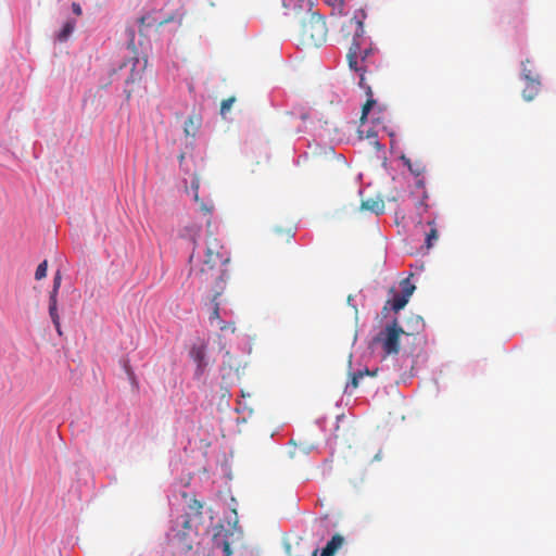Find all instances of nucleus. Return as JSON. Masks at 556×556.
<instances>
[{
    "instance_id": "1a4fd4ad",
    "label": "nucleus",
    "mask_w": 556,
    "mask_h": 556,
    "mask_svg": "<svg viewBox=\"0 0 556 556\" xmlns=\"http://www.w3.org/2000/svg\"><path fill=\"white\" fill-rule=\"evenodd\" d=\"M361 208L377 215L384 212V202L381 198H370L362 201Z\"/></svg>"
},
{
    "instance_id": "c85d7f7f",
    "label": "nucleus",
    "mask_w": 556,
    "mask_h": 556,
    "mask_svg": "<svg viewBox=\"0 0 556 556\" xmlns=\"http://www.w3.org/2000/svg\"><path fill=\"white\" fill-rule=\"evenodd\" d=\"M137 79H140V74H134L132 72L131 75L126 79V83H135Z\"/></svg>"
},
{
    "instance_id": "f3484780",
    "label": "nucleus",
    "mask_w": 556,
    "mask_h": 556,
    "mask_svg": "<svg viewBox=\"0 0 556 556\" xmlns=\"http://www.w3.org/2000/svg\"><path fill=\"white\" fill-rule=\"evenodd\" d=\"M527 63H529V60L522 63V77L526 81H530L533 79H540V76L532 71L531 68L527 67Z\"/></svg>"
},
{
    "instance_id": "4be33fe9",
    "label": "nucleus",
    "mask_w": 556,
    "mask_h": 556,
    "mask_svg": "<svg viewBox=\"0 0 556 556\" xmlns=\"http://www.w3.org/2000/svg\"><path fill=\"white\" fill-rule=\"evenodd\" d=\"M369 49H376V48L372 47L370 39L366 36V43H364L363 48L359 49L358 60H362V56H368Z\"/></svg>"
},
{
    "instance_id": "c756f323",
    "label": "nucleus",
    "mask_w": 556,
    "mask_h": 556,
    "mask_svg": "<svg viewBox=\"0 0 556 556\" xmlns=\"http://www.w3.org/2000/svg\"><path fill=\"white\" fill-rule=\"evenodd\" d=\"M72 10L73 12L76 14V15H80L81 14V8L78 3L74 2L72 4Z\"/></svg>"
},
{
    "instance_id": "2f4dec72",
    "label": "nucleus",
    "mask_w": 556,
    "mask_h": 556,
    "mask_svg": "<svg viewBox=\"0 0 556 556\" xmlns=\"http://www.w3.org/2000/svg\"><path fill=\"white\" fill-rule=\"evenodd\" d=\"M172 20H173V17H168V18L162 20L160 22H155V24L157 27H161V26L165 25L166 23L170 22Z\"/></svg>"
},
{
    "instance_id": "6ab92c4d",
    "label": "nucleus",
    "mask_w": 556,
    "mask_h": 556,
    "mask_svg": "<svg viewBox=\"0 0 556 556\" xmlns=\"http://www.w3.org/2000/svg\"><path fill=\"white\" fill-rule=\"evenodd\" d=\"M235 101H236L235 97H229L227 99H224L222 101V104H220V113L224 115L228 111H230V109H231L232 104L235 103Z\"/></svg>"
},
{
    "instance_id": "412c9836",
    "label": "nucleus",
    "mask_w": 556,
    "mask_h": 556,
    "mask_svg": "<svg viewBox=\"0 0 556 556\" xmlns=\"http://www.w3.org/2000/svg\"><path fill=\"white\" fill-rule=\"evenodd\" d=\"M61 280H62L61 274H60V271H58L53 278V287H52V290L50 291V295L58 296L59 290L61 287Z\"/></svg>"
},
{
    "instance_id": "2eb2a0df",
    "label": "nucleus",
    "mask_w": 556,
    "mask_h": 556,
    "mask_svg": "<svg viewBox=\"0 0 556 556\" xmlns=\"http://www.w3.org/2000/svg\"><path fill=\"white\" fill-rule=\"evenodd\" d=\"M49 315L54 326H59L60 315L58 311V296H49Z\"/></svg>"
},
{
    "instance_id": "c9c22d12",
    "label": "nucleus",
    "mask_w": 556,
    "mask_h": 556,
    "mask_svg": "<svg viewBox=\"0 0 556 556\" xmlns=\"http://www.w3.org/2000/svg\"><path fill=\"white\" fill-rule=\"evenodd\" d=\"M138 62H139V61L136 59V60L134 61L132 65H134V66H136V65L138 64Z\"/></svg>"
},
{
    "instance_id": "7c9ffc66",
    "label": "nucleus",
    "mask_w": 556,
    "mask_h": 556,
    "mask_svg": "<svg viewBox=\"0 0 556 556\" xmlns=\"http://www.w3.org/2000/svg\"><path fill=\"white\" fill-rule=\"evenodd\" d=\"M403 159L405 160V164L409 167L410 172L415 173L416 175H419V174H420V172H419V170H417V169H416V170H415V169H413V167H412V165H410V161H409L408 159H405V157H403Z\"/></svg>"
},
{
    "instance_id": "423d86ee",
    "label": "nucleus",
    "mask_w": 556,
    "mask_h": 556,
    "mask_svg": "<svg viewBox=\"0 0 556 556\" xmlns=\"http://www.w3.org/2000/svg\"><path fill=\"white\" fill-rule=\"evenodd\" d=\"M414 290L415 286L410 282L409 278L403 279L401 281V294H395L392 300H388L383 311H387L389 306L396 313L404 308Z\"/></svg>"
},
{
    "instance_id": "4468645a",
    "label": "nucleus",
    "mask_w": 556,
    "mask_h": 556,
    "mask_svg": "<svg viewBox=\"0 0 556 556\" xmlns=\"http://www.w3.org/2000/svg\"><path fill=\"white\" fill-rule=\"evenodd\" d=\"M190 354H191L192 358L194 359V362H197L199 369L203 370L204 367L206 366L204 345L193 346L191 349Z\"/></svg>"
},
{
    "instance_id": "ddd939ff",
    "label": "nucleus",
    "mask_w": 556,
    "mask_h": 556,
    "mask_svg": "<svg viewBox=\"0 0 556 556\" xmlns=\"http://www.w3.org/2000/svg\"><path fill=\"white\" fill-rule=\"evenodd\" d=\"M76 27V21L75 20H68L63 25L62 29L56 34V39L61 42L66 41L71 35L73 34L74 29Z\"/></svg>"
},
{
    "instance_id": "9b49d317",
    "label": "nucleus",
    "mask_w": 556,
    "mask_h": 556,
    "mask_svg": "<svg viewBox=\"0 0 556 556\" xmlns=\"http://www.w3.org/2000/svg\"><path fill=\"white\" fill-rule=\"evenodd\" d=\"M540 88H541L540 79H533V80L527 81V86L522 91V98L526 101L533 100L539 94Z\"/></svg>"
},
{
    "instance_id": "473e14b6",
    "label": "nucleus",
    "mask_w": 556,
    "mask_h": 556,
    "mask_svg": "<svg viewBox=\"0 0 556 556\" xmlns=\"http://www.w3.org/2000/svg\"><path fill=\"white\" fill-rule=\"evenodd\" d=\"M54 327H55L58 334L62 336L61 323L59 321V326H54Z\"/></svg>"
},
{
    "instance_id": "a878e982",
    "label": "nucleus",
    "mask_w": 556,
    "mask_h": 556,
    "mask_svg": "<svg viewBox=\"0 0 556 556\" xmlns=\"http://www.w3.org/2000/svg\"><path fill=\"white\" fill-rule=\"evenodd\" d=\"M212 555H213V553L210 551V548H206V547L200 548V546H198L197 551L191 556H212Z\"/></svg>"
},
{
    "instance_id": "bb28decb",
    "label": "nucleus",
    "mask_w": 556,
    "mask_h": 556,
    "mask_svg": "<svg viewBox=\"0 0 556 556\" xmlns=\"http://www.w3.org/2000/svg\"><path fill=\"white\" fill-rule=\"evenodd\" d=\"M139 23L142 25V26H146V27H152L153 26V23L150 22V17L149 16H141L139 18Z\"/></svg>"
},
{
    "instance_id": "39448f33",
    "label": "nucleus",
    "mask_w": 556,
    "mask_h": 556,
    "mask_svg": "<svg viewBox=\"0 0 556 556\" xmlns=\"http://www.w3.org/2000/svg\"><path fill=\"white\" fill-rule=\"evenodd\" d=\"M230 536H232V533L223 525H218L213 528V535L211 538L212 547L210 548L213 555L217 552H220L223 556L231 555Z\"/></svg>"
},
{
    "instance_id": "393cba45",
    "label": "nucleus",
    "mask_w": 556,
    "mask_h": 556,
    "mask_svg": "<svg viewBox=\"0 0 556 556\" xmlns=\"http://www.w3.org/2000/svg\"><path fill=\"white\" fill-rule=\"evenodd\" d=\"M364 372L363 371H358V372H355L352 375V379H351V386L356 389L358 387V383H359V379H362L364 377Z\"/></svg>"
},
{
    "instance_id": "9d476101",
    "label": "nucleus",
    "mask_w": 556,
    "mask_h": 556,
    "mask_svg": "<svg viewBox=\"0 0 556 556\" xmlns=\"http://www.w3.org/2000/svg\"><path fill=\"white\" fill-rule=\"evenodd\" d=\"M343 542V536L340 534H334L323 548L320 556H333L336 552L342 546Z\"/></svg>"
},
{
    "instance_id": "aec40b11",
    "label": "nucleus",
    "mask_w": 556,
    "mask_h": 556,
    "mask_svg": "<svg viewBox=\"0 0 556 556\" xmlns=\"http://www.w3.org/2000/svg\"><path fill=\"white\" fill-rule=\"evenodd\" d=\"M220 331H230L235 332L236 327L233 323H227L223 319H218V323L215 325Z\"/></svg>"
},
{
    "instance_id": "dca6fc26",
    "label": "nucleus",
    "mask_w": 556,
    "mask_h": 556,
    "mask_svg": "<svg viewBox=\"0 0 556 556\" xmlns=\"http://www.w3.org/2000/svg\"><path fill=\"white\" fill-rule=\"evenodd\" d=\"M429 225L431 226V228H430L429 232L426 235L427 249L432 248L439 238L438 230L434 226V222H430Z\"/></svg>"
},
{
    "instance_id": "cd10ccee",
    "label": "nucleus",
    "mask_w": 556,
    "mask_h": 556,
    "mask_svg": "<svg viewBox=\"0 0 556 556\" xmlns=\"http://www.w3.org/2000/svg\"><path fill=\"white\" fill-rule=\"evenodd\" d=\"M327 3L333 8H338L343 4V0H327Z\"/></svg>"
},
{
    "instance_id": "f8f14e48",
    "label": "nucleus",
    "mask_w": 556,
    "mask_h": 556,
    "mask_svg": "<svg viewBox=\"0 0 556 556\" xmlns=\"http://www.w3.org/2000/svg\"><path fill=\"white\" fill-rule=\"evenodd\" d=\"M201 126V117L198 115H191L185 122V134L186 136L194 137Z\"/></svg>"
},
{
    "instance_id": "20e7f679",
    "label": "nucleus",
    "mask_w": 556,
    "mask_h": 556,
    "mask_svg": "<svg viewBox=\"0 0 556 556\" xmlns=\"http://www.w3.org/2000/svg\"><path fill=\"white\" fill-rule=\"evenodd\" d=\"M404 333L403 328L394 320L379 332L375 338V342L381 343L387 355L397 354L400 352V338Z\"/></svg>"
},
{
    "instance_id": "b1692460",
    "label": "nucleus",
    "mask_w": 556,
    "mask_h": 556,
    "mask_svg": "<svg viewBox=\"0 0 556 556\" xmlns=\"http://www.w3.org/2000/svg\"><path fill=\"white\" fill-rule=\"evenodd\" d=\"M302 0H283L285 8H293V10H298L302 8Z\"/></svg>"
},
{
    "instance_id": "a211bd4d",
    "label": "nucleus",
    "mask_w": 556,
    "mask_h": 556,
    "mask_svg": "<svg viewBox=\"0 0 556 556\" xmlns=\"http://www.w3.org/2000/svg\"><path fill=\"white\" fill-rule=\"evenodd\" d=\"M47 268H48V263H47V261L41 262V263L38 265L37 269H36L35 278H36L37 280H40V279L45 278V277L47 276Z\"/></svg>"
},
{
    "instance_id": "7ed1b4c3",
    "label": "nucleus",
    "mask_w": 556,
    "mask_h": 556,
    "mask_svg": "<svg viewBox=\"0 0 556 556\" xmlns=\"http://www.w3.org/2000/svg\"><path fill=\"white\" fill-rule=\"evenodd\" d=\"M327 26L324 17L316 12H308L301 24V41L303 45L318 47L326 41Z\"/></svg>"
},
{
    "instance_id": "f03ea898",
    "label": "nucleus",
    "mask_w": 556,
    "mask_h": 556,
    "mask_svg": "<svg viewBox=\"0 0 556 556\" xmlns=\"http://www.w3.org/2000/svg\"><path fill=\"white\" fill-rule=\"evenodd\" d=\"M230 257L223 243L212 235L206 238L204 260L199 269L192 270L193 281L199 289L215 288L216 295H222L226 289Z\"/></svg>"
},
{
    "instance_id": "f257e3e1",
    "label": "nucleus",
    "mask_w": 556,
    "mask_h": 556,
    "mask_svg": "<svg viewBox=\"0 0 556 556\" xmlns=\"http://www.w3.org/2000/svg\"><path fill=\"white\" fill-rule=\"evenodd\" d=\"M366 16L367 15L364 10H358L355 12L352 18L344 23L342 27V31L345 38L351 39V46L346 54L349 67L359 74L358 85L361 88L365 90V93L367 96V101L362 108V123H365L370 110L377 104L376 100L372 98L371 87L366 84L365 75L369 73L370 68L372 66H376L379 61L377 49H369V55L362 56V60H358L359 49L363 48L364 43H366L364 28V20L366 18Z\"/></svg>"
},
{
    "instance_id": "f704fd0d",
    "label": "nucleus",
    "mask_w": 556,
    "mask_h": 556,
    "mask_svg": "<svg viewBox=\"0 0 556 556\" xmlns=\"http://www.w3.org/2000/svg\"><path fill=\"white\" fill-rule=\"evenodd\" d=\"M375 459H380V454L379 453L375 455Z\"/></svg>"
},
{
    "instance_id": "6e6552de",
    "label": "nucleus",
    "mask_w": 556,
    "mask_h": 556,
    "mask_svg": "<svg viewBox=\"0 0 556 556\" xmlns=\"http://www.w3.org/2000/svg\"><path fill=\"white\" fill-rule=\"evenodd\" d=\"M204 290L212 293V296H211L212 311L208 316V321L211 325H216L218 323V319H222L220 315H219V302H218V298L220 295H216L214 287H210L208 289H204Z\"/></svg>"
},
{
    "instance_id": "72a5a7b5",
    "label": "nucleus",
    "mask_w": 556,
    "mask_h": 556,
    "mask_svg": "<svg viewBox=\"0 0 556 556\" xmlns=\"http://www.w3.org/2000/svg\"><path fill=\"white\" fill-rule=\"evenodd\" d=\"M202 210H203L205 213H211L212 207H211V206H206V205H202Z\"/></svg>"
},
{
    "instance_id": "0eeeda50",
    "label": "nucleus",
    "mask_w": 556,
    "mask_h": 556,
    "mask_svg": "<svg viewBox=\"0 0 556 556\" xmlns=\"http://www.w3.org/2000/svg\"><path fill=\"white\" fill-rule=\"evenodd\" d=\"M181 526L184 528V531H178L176 534V538L178 542L181 544V548L185 551H191L192 544L191 540L189 539V533L191 531V523L190 518L188 515L181 516Z\"/></svg>"
},
{
    "instance_id": "5701e85b",
    "label": "nucleus",
    "mask_w": 556,
    "mask_h": 556,
    "mask_svg": "<svg viewBox=\"0 0 556 556\" xmlns=\"http://www.w3.org/2000/svg\"><path fill=\"white\" fill-rule=\"evenodd\" d=\"M275 236L277 238L281 237L286 241H290L294 237V232L292 231V229H288V230L276 229L275 230Z\"/></svg>"
}]
</instances>
